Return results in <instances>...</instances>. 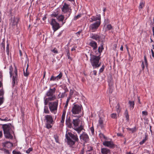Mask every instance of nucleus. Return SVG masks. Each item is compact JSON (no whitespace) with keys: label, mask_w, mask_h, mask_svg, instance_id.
<instances>
[{"label":"nucleus","mask_w":154,"mask_h":154,"mask_svg":"<svg viewBox=\"0 0 154 154\" xmlns=\"http://www.w3.org/2000/svg\"><path fill=\"white\" fill-rule=\"evenodd\" d=\"M89 45L93 48V50H96L97 48V42L94 41H91Z\"/></svg>","instance_id":"nucleus-16"},{"label":"nucleus","mask_w":154,"mask_h":154,"mask_svg":"<svg viewBox=\"0 0 154 154\" xmlns=\"http://www.w3.org/2000/svg\"><path fill=\"white\" fill-rule=\"evenodd\" d=\"M6 138L9 139H12L13 136L10 133V132L4 133Z\"/></svg>","instance_id":"nucleus-21"},{"label":"nucleus","mask_w":154,"mask_h":154,"mask_svg":"<svg viewBox=\"0 0 154 154\" xmlns=\"http://www.w3.org/2000/svg\"><path fill=\"white\" fill-rule=\"evenodd\" d=\"M141 66H142L143 70L144 68V62L143 61H142V62Z\"/></svg>","instance_id":"nucleus-58"},{"label":"nucleus","mask_w":154,"mask_h":154,"mask_svg":"<svg viewBox=\"0 0 154 154\" xmlns=\"http://www.w3.org/2000/svg\"><path fill=\"white\" fill-rule=\"evenodd\" d=\"M64 18V16L62 15H58V16L57 17V19L59 21H62L63 22V19Z\"/></svg>","instance_id":"nucleus-24"},{"label":"nucleus","mask_w":154,"mask_h":154,"mask_svg":"<svg viewBox=\"0 0 154 154\" xmlns=\"http://www.w3.org/2000/svg\"><path fill=\"white\" fill-rule=\"evenodd\" d=\"M142 114L145 116L148 115L147 112L146 111H143L142 112Z\"/></svg>","instance_id":"nucleus-54"},{"label":"nucleus","mask_w":154,"mask_h":154,"mask_svg":"<svg viewBox=\"0 0 154 154\" xmlns=\"http://www.w3.org/2000/svg\"><path fill=\"white\" fill-rule=\"evenodd\" d=\"M50 81H57V79H56V76H54L53 75L51 76L50 79Z\"/></svg>","instance_id":"nucleus-38"},{"label":"nucleus","mask_w":154,"mask_h":154,"mask_svg":"<svg viewBox=\"0 0 154 154\" xmlns=\"http://www.w3.org/2000/svg\"><path fill=\"white\" fill-rule=\"evenodd\" d=\"M62 11L64 13H67V17H69L71 14V10L69 7V5L65 3L62 8Z\"/></svg>","instance_id":"nucleus-7"},{"label":"nucleus","mask_w":154,"mask_h":154,"mask_svg":"<svg viewBox=\"0 0 154 154\" xmlns=\"http://www.w3.org/2000/svg\"><path fill=\"white\" fill-rule=\"evenodd\" d=\"M94 74V75H96L97 74V71L96 70H94L93 71Z\"/></svg>","instance_id":"nucleus-64"},{"label":"nucleus","mask_w":154,"mask_h":154,"mask_svg":"<svg viewBox=\"0 0 154 154\" xmlns=\"http://www.w3.org/2000/svg\"><path fill=\"white\" fill-rule=\"evenodd\" d=\"M100 59V57L99 56H96L91 54H90V60L94 68L98 67L100 66V63H99Z\"/></svg>","instance_id":"nucleus-2"},{"label":"nucleus","mask_w":154,"mask_h":154,"mask_svg":"<svg viewBox=\"0 0 154 154\" xmlns=\"http://www.w3.org/2000/svg\"><path fill=\"white\" fill-rule=\"evenodd\" d=\"M32 149L31 148H30L26 151V152L27 153L29 154L30 153V152L31 151H32Z\"/></svg>","instance_id":"nucleus-44"},{"label":"nucleus","mask_w":154,"mask_h":154,"mask_svg":"<svg viewBox=\"0 0 154 154\" xmlns=\"http://www.w3.org/2000/svg\"><path fill=\"white\" fill-rule=\"evenodd\" d=\"M100 137H103L104 139H106L105 136L103 134H100Z\"/></svg>","instance_id":"nucleus-50"},{"label":"nucleus","mask_w":154,"mask_h":154,"mask_svg":"<svg viewBox=\"0 0 154 154\" xmlns=\"http://www.w3.org/2000/svg\"><path fill=\"white\" fill-rule=\"evenodd\" d=\"M130 109H133L134 106V101H129L128 102Z\"/></svg>","instance_id":"nucleus-26"},{"label":"nucleus","mask_w":154,"mask_h":154,"mask_svg":"<svg viewBox=\"0 0 154 154\" xmlns=\"http://www.w3.org/2000/svg\"><path fill=\"white\" fill-rule=\"evenodd\" d=\"M8 119V118L7 117H5L4 119H2L0 118V120L1 121H7Z\"/></svg>","instance_id":"nucleus-57"},{"label":"nucleus","mask_w":154,"mask_h":154,"mask_svg":"<svg viewBox=\"0 0 154 154\" xmlns=\"http://www.w3.org/2000/svg\"><path fill=\"white\" fill-rule=\"evenodd\" d=\"M101 152L103 154H107L110 152V150L107 148H103L101 149Z\"/></svg>","instance_id":"nucleus-20"},{"label":"nucleus","mask_w":154,"mask_h":154,"mask_svg":"<svg viewBox=\"0 0 154 154\" xmlns=\"http://www.w3.org/2000/svg\"><path fill=\"white\" fill-rule=\"evenodd\" d=\"M70 99V97H69L66 100V104L67 105H68Z\"/></svg>","instance_id":"nucleus-56"},{"label":"nucleus","mask_w":154,"mask_h":154,"mask_svg":"<svg viewBox=\"0 0 154 154\" xmlns=\"http://www.w3.org/2000/svg\"><path fill=\"white\" fill-rule=\"evenodd\" d=\"M4 144L5 146L8 148H10L13 146L12 144L11 143L8 141L5 142Z\"/></svg>","instance_id":"nucleus-22"},{"label":"nucleus","mask_w":154,"mask_h":154,"mask_svg":"<svg viewBox=\"0 0 154 154\" xmlns=\"http://www.w3.org/2000/svg\"><path fill=\"white\" fill-rule=\"evenodd\" d=\"M13 154H20V153L19 152L16 151L14 150L12 152Z\"/></svg>","instance_id":"nucleus-48"},{"label":"nucleus","mask_w":154,"mask_h":154,"mask_svg":"<svg viewBox=\"0 0 154 154\" xmlns=\"http://www.w3.org/2000/svg\"><path fill=\"white\" fill-rule=\"evenodd\" d=\"M52 51L54 53L57 54L58 53V51L55 48H54V49L52 50Z\"/></svg>","instance_id":"nucleus-51"},{"label":"nucleus","mask_w":154,"mask_h":154,"mask_svg":"<svg viewBox=\"0 0 154 154\" xmlns=\"http://www.w3.org/2000/svg\"><path fill=\"white\" fill-rule=\"evenodd\" d=\"M58 104V100L53 102H49V107L50 111L54 114L57 113Z\"/></svg>","instance_id":"nucleus-5"},{"label":"nucleus","mask_w":154,"mask_h":154,"mask_svg":"<svg viewBox=\"0 0 154 154\" xmlns=\"http://www.w3.org/2000/svg\"><path fill=\"white\" fill-rule=\"evenodd\" d=\"M18 21V19L17 18H11L10 24L14 28L17 26Z\"/></svg>","instance_id":"nucleus-15"},{"label":"nucleus","mask_w":154,"mask_h":154,"mask_svg":"<svg viewBox=\"0 0 154 154\" xmlns=\"http://www.w3.org/2000/svg\"><path fill=\"white\" fill-rule=\"evenodd\" d=\"M45 117L46 127L48 129L51 128L54 123L52 117L50 115H47Z\"/></svg>","instance_id":"nucleus-4"},{"label":"nucleus","mask_w":154,"mask_h":154,"mask_svg":"<svg viewBox=\"0 0 154 154\" xmlns=\"http://www.w3.org/2000/svg\"><path fill=\"white\" fill-rule=\"evenodd\" d=\"M14 74L13 76L12 83L14 86L16 82L17 81V70L16 68H15V70L14 71Z\"/></svg>","instance_id":"nucleus-14"},{"label":"nucleus","mask_w":154,"mask_h":154,"mask_svg":"<svg viewBox=\"0 0 154 154\" xmlns=\"http://www.w3.org/2000/svg\"><path fill=\"white\" fill-rule=\"evenodd\" d=\"M144 63L146 66L147 67L148 66V63L147 61V59L146 58V55H144Z\"/></svg>","instance_id":"nucleus-35"},{"label":"nucleus","mask_w":154,"mask_h":154,"mask_svg":"<svg viewBox=\"0 0 154 154\" xmlns=\"http://www.w3.org/2000/svg\"><path fill=\"white\" fill-rule=\"evenodd\" d=\"M9 70H10L9 73H10V77H11L12 76V69H13V68H12V66H10L9 67Z\"/></svg>","instance_id":"nucleus-37"},{"label":"nucleus","mask_w":154,"mask_h":154,"mask_svg":"<svg viewBox=\"0 0 154 154\" xmlns=\"http://www.w3.org/2000/svg\"><path fill=\"white\" fill-rule=\"evenodd\" d=\"M75 130L76 131L78 134H80L81 131L82 130V128L80 129L78 128H76Z\"/></svg>","instance_id":"nucleus-36"},{"label":"nucleus","mask_w":154,"mask_h":154,"mask_svg":"<svg viewBox=\"0 0 154 154\" xmlns=\"http://www.w3.org/2000/svg\"><path fill=\"white\" fill-rule=\"evenodd\" d=\"M127 129L129 131H131L132 133H133L135 132L137 130L136 128V127H135L133 128H127Z\"/></svg>","instance_id":"nucleus-29"},{"label":"nucleus","mask_w":154,"mask_h":154,"mask_svg":"<svg viewBox=\"0 0 154 154\" xmlns=\"http://www.w3.org/2000/svg\"><path fill=\"white\" fill-rule=\"evenodd\" d=\"M50 101H52V100H50V99H49V98H46L45 100V102H44L45 105H47L48 104V102Z\"/></svg>","instance_id":"nucleus-34"},{"label":"nucleus","mask_w":154,"mask_h":154,"mask_svg":"<svg viewBox=\"0 0 154 154\" xmlns=\"http://www.w3.org/2000/svg\"><path fill=\"white\" fill-rule=\"evenodd\" d=\"M92 150V147L89 145H88L86 152L87 153L88 152H90Z\"/></svg>","instance_id":"nucleus-31"},{"label":"nucleus","mask_w":154,"mask_h":154,"mask_svg":"<svg viewBox=\"0 0 154 154\" xmlns=\"http://www.w3.org/2000/svg\"><path fill=\"white\" fill-rule=\"evenodd\" d=\"M106 28L108 30H110L112 29V27L111 25L108 24Z\"/></svg>","instance_id":"nucleus-42"},{"label":"nucleus","mask_w":154,"mask_h":154,"mask_svg":"<svg viewBox=\"0 0 154 154\" xmlns=\"http://www.w3.org/2000/svg\"><path fill=\"white\" fill-rule=\"evenodd\" d=\"M67 55L68 57V59L71 60V57L70 56V53L69 52H67Z\"/></svg>","instance_id":"nucleus-53"},{"label":"nucleus","mask_w":154,"mask_h":154,"mask_svg":"<svg viewBox=\"0 0 154 154\" xmlns=\"http://www.w3.org/2000/svg\"><path fill=\"white\" fill-rule=\"evenodd\" d=\"M103 123V120L100 118L99 120V125L101 128H103L104 127Z\"/></svg>","instance_id":"nucleus-27"},{"label":"nucleus","mask_w":154,"mask_h":154,"mask_svg":"<svg viewBox=\"0 0 154 154\" xmlns=\"http://www.w3.org/2000/svg\"><path fill=\"white\" fill-rule=\"evenodd\" d=\"M54 137L56 142L58 143V137L57 135H54Z\"/></svg>","instance_id":"nucleus-46"},{"label":"nucleus","mask_w":154,"mask_h":154,"mask_svg":"<svg viewBox=\"0 0 154 154\" xmlns=\"http://www.w3.org/2000/svg\"><path fill=\"white\" fill-rule=\"evenodd\" d=\"M56 88H54L51 89L50 88L46 93V95L48 98L50 99L51 100H54L56 99L55 95L54 94L55 92Z\"/></svg>","instance_id":"nucleus-6"},{"label":"nucleus","mask_w":154,"mask_h":154,"mask_svg":"<svg viewBox=\"0 0 154 154\" xmlns=\"http://www.w3.org/2000/svg\"><path fill=\"white\" fill-rule=\"evenodd\" d=\"M63 75V74L62 72H60L59 74L56 76V79H57V81L59 79H61Z\"/></svg>","instance_id":"nucleus-28"},{"label":"nucleus","mask_w":154,"mask_h":154,"mask_svg":"<svg viewBox=\"0 0 154 154\" xmlns=\"http://www.w3.org/2000/svg\"><path fill=\"white\" fill-rule=\"evenodd\" d=\"M84 149H83L82 150L80 153V154H84Z\"/></svg>","instance_id":"nucleus-63"},{"label":"nucleus","mask_w":154,"mask_h":154,"mask_svg":"<svg viewBox=\"0 0 154 154\" xmlns=\"http://www.w3.org/2000/svg\"><path fill=\"white\" fill-rule=\"evenodd\" d=\"M151 51L152 52V56L153 57H154V52H153V51L152 49H151Z\"/></svg>","instance_id":"nucleus-60"},{"label":"nucleus","mask_w":154,"mask_h":154,"mask_svg":"<svg viewBox=\"0 0 154 154\" xmlns=\"http://www.w3.org/2000/svg\"><path fill=\"white\" fill-rule=\"evenodd\" d=\"M81 14H78L76 16H75L74 17V20H76L77 19H78L80 17H81Z\"/></svg>","instance_id":"nucleus-40"},{"label":"nucleus","mask_w":154,"mask_h":154,"mask_svg":"<svg viewBox=\"0 0 154 154\" xmlns=\"http://www.w3.org/2000/svg\"><path fill=\"white\" fill-rule=\"evenodd\" d=\"M58 13H54L52 14L51 16L52 17H56V18H57V17L58 16Z\"/></svg>","instance_id":"nucleus-41"},{"label":"nucleus","mask_w":154,"mask_h":154,"mask_svg":"<svg viewBox=\"0 0 154 154\" xmlns=\"http://www.w3.org/2000/svg\"><path fill=\"white\" fill-rule=\"evenodd\" d=\"M49 112L47 106H45L44 108V112L45 113H49Z\"/></svg>","instance_id":"nucleus-32"},{"label":"nucleus","mask_w":154,"mask_h":154,"mask_svg":"<svg viewBox=\"0 0 154 154\" xmlns=\"http://www.w3.org/2000/svg\"><path fill=\"white\" fill-rule=\"evenodd\" d=\"M51 24L52 25L54 31H56L60 28L59 24L56 22L55 19H52Z\"/></svg>","instance_id":"nucleus-11"},{"label":"nucleus","mask_w":154,"mask_h":154,"mask_svg":"<svg viewBox=\"0 0 154 154\" xmlns=\"http://www.w3.org/2000/svg\"><path fill=\"white\" fill-rule=\"evenodd\" d=\"M145 6V2L143 1H141L140 2L139 6V9L140 11Z\"/></svg>","instance_id":"nucleus-23"},{"label":"nucleus","mask_w":154,"mask_h":154,"mask_svg":"<svg viewBox=\"0 0 154 154\" xmlns=\"http://www.w3.org/2000/svg\"><path fill=\"white\" fill-rule=\"evenodd\" d=\"M81 32V31H79L76 33V34L78 35H80V33Z\"/></svg>","instance_id":"nucleus-61"},{"label":"nucleus","mask_w":154,"mask_h":154,"mask_svg":"<svg viewBox=\"0 0 154 154\" xmlns=\"http://www.w3.org/2000/svg\"><path fill=\"white\" fill-rule=\"evenodd\" d=\"M65 137L67 141L68 144L70 146H72L75 144L76 142H78L79 140L77 135L73 134L70 132L66 133Z\"/></svg>","instance_id":"nucleus-1"},{"label":"nucleus","mask_w":154,"mask_h":154,"mask_svg":"<svg viewBox=\"0 0 154 154\" xmlns=\"http://www.w3.org/2000/svg\"><path fill=\"white\" fill-rule=\"evenodd\" d=\"M103 144L110 148H113L115 147V145L112 141H106L103 142Z\"/></svg>","instance_id":"nucleus-13"},{"label":"nucleus","mask_w":154,"mask_h":154,"mask_svg":"<svg viewBox=\"0 0 154 154\" xmlns=\"http://www.w3.org/2000/svg\"><path fill=\"white\" fill-rule=\"evenodd\" d=\"M104 69V66H103L99 70V72H102L103 70Z\"/></svg>","instance_id":"nucleus-49"},{"label":"nucleus","mask_w":154,"mask_h":154,"mask_svg":"<svg viewBox=\"0 0 154 154\" xmlns=\"http://www.w3.org/2000/svg\"><path fill=\"white\" fill-rule=\"evenodd\" d=\"M4 94V91L3 90H0V96L3 95Z\"/></svg>","instance_id":"nucleus-55"},{"label":"nucleus","mask_w":154,"mask_h":154,"mask_svg":"<svg viewBox=\"0 0 154 154\" xmlns=\"http://www.w3.org/2000/svg\"><path fill=\"white\" fill-rule=\"evenodd\" d=\"M100 24V21H97L90 25L89 29L92 32H95L98 28Z\"/></svg>","instance_id":"nucleus-8"},{"label":"nucleus","mask_w":154,"mask_h":154,"mask_svg":"<svg viewBox=\"0 0 154 154\" xmlns=\"http://www.w3.org/2000/svg\"><path fill=\"white\" fill-rule=\"evenodd\" d=\"M91 131L92 134H93L94 133V128L93 127L91 128Z\"/></svg>","instance_id":"nucleus-59"},{"label":"nucleus","mask_w":154,"mask_h":154,"mask_svg":"<svg viewBox=\"0 0 154 154\" xmlns=\"http://www.w3.org/2000/svg\"><path fill=\"white\" fill-rule=\"evenodd\" d=\"M3 97L1 98H0V105H1L3 102Z\"/></svg>","instance_id":"nucleus-52"},{"label":"nucleus","mask_w":154,"mask_h":154,"mask_svg":"<svg viewBox=\"0 0 154 154\" xmlns=\"http://www.w3.org/2000/svg\"><path fill=\"white\" fill-rule=\"evenodd\" d=\"M80 138L82 142L84 143H86L89 140V137L88 135L85 132H83L80 136Z\"/></svg>","instance_id":"nucleus-10"},{"label":"nucleus","mask_w":154,"mask_h":154,"mask_svg":"<svg viewBox=\"0 0 154 154\" xmlns=\"http://www.w3.org/2000/svg\"><path fill=\"white\" fill-rule=\"evenodd\" d=\"M111 117L112 118L115 119L116 117V113H113L111 115Z\"/></svg>","instance_id":"nucleus-45"},{"label":"nucleus","mask_w":154,"mask_h":154,"mask_svg":"<svg viewBox=\"0 0 154 154\" xmlns=\"http://www.w3.org/2000/svg\"><path fill=\"white\" fill-rule=\"evenodd\" d=\"M82 109V107L81 105L74 103L71 110L72 115L81 114H80L81 113ZM82 114H83V113H82Z\"/></svg>","instance_id":"nucleus-3"},{"label":"nucleus","mask_w":154,"mask_h":154,"mask_svg":"<svg viewBox=\"0 0 154 154\" xmlns=\"http://www.w3.org/2000/svg\"><path fill=\"white\" fill-rule=\"evenodd\" d=\"M23 74L25 76L27 77L29 75V73L27 71V68H26V72L24 70H23Z\"/></svg>","instance_id":"nucleus-33"},{"label":"nucleus","mask_w":154,"mask_h":154,"mask_svg":"<svg viewBox=\"0 0 154 154\" xmlns=\"http://www.w3.org/2000/svg\"><path fill=\"white\" fill-rule=\"evenodd\" d=\"M66 124L67 126L69 128H71L72 127V123L71 122V120L70 119V117H67L66 121Z\"/></svg>","instance_id":"nucleus-17"},{"label":"nucleus","mask_w":154,"mask_h":154,"mask_svg":"<svg viewBox=\"0 0 154 154\" xmlns=\"http://www.w3.org/2000/svg\"><path fill=\"white\" fill-rule=\"evenodd\" d=\"M66 112L65 111H63V114L62 115L61 122V123H63L64 122L65 115H66Z\"/></svg>","instance_id":"nucleus-25"},{"label":"nucleus","mask_w":154,"mask_h":154,"mask_svg":"<svg viewBox=\"0 0 154 154\" xmlns=\"http://www.w3.org/2000/svg\"><path fill=\"white\" fill-rule=\"evenodd\" d=\"M90 37L97 41H99L100 36L98 34H92L91 35Z\"/></svg>","instance_id":"nucleus-19"},{"label":"nucleus","mask_w":154,"mask_h":154,"mask_svg":"<svg viewBox=\"0 0 154 154\" xmlns=\"http://www.w3.org/2000/svg\"><path fill=\"white\" fill-rule=\"evenodd\" d=\"M119 105H118V106H116V108H117V112H119L120 111L119 109Z\"/></svg>","instance_id":"nucleus-62"},{"label":"nucleus","mask_w":154,"mask_h":154,"mask_svg":"<svg viewBox=\"0 0 154 154\" xmlns=\"http://www.w3.org/2000/svg\"><path fill=\"white\" fill-rule=\"evenodd\" d=\"M103 49V46L102 45L100 47H99L98 48V51L99 53L100 54L102 51Z\"/></svg>","instance_id":"nucleus-30"},{"label":"nucleus","mask_w":154,"mask_h":154,"mask_svg":"<svg viewBox=\"0 0 154 154\" xmlns=\"http://www.w3.org/2000/svg\"><path fill=\"white\" fill-rule=\"evenodd\" d=\"M147 137H145V138L144 139H143L140 142V145H142L143 144V143H144L146 140H147Z\"/></svg>","instance_id":"nucleus-39"},{"label":"nucleus","mask_w":154,"mask_h":154,"mask_svg":"<svg viewBox=\"0 0 154 154\" xmlns=\"http://www.w3.org/2000/svg\"><path fill=\"white\" fill-rule=\"evenodd\" d=\"M73 91L71 90H70L69 92V97H70L71 98V96L73 94Z\"/></svg>","instance_id":"nucleus-47"},{"label":"nucleus","mask_w":154,"mask_h":154,"mask_svg":"<svg viewBox=\"0 0 154 154\" xmlns=\"http://www.w3.org/2000/svg\"><path fill=\"white\" fill-rule=\"evenodd\" d=\"M12 127L11 124L3 125L2 128L4 131V133L10 132Z\"/></svg>","instance_id":"nucleus-12"},{"label":"nucleus","mask_w":154,"mask_h":154,"mask_svg":"<svg viewBox=\"0 0 154 154\" xmlns=\"http://www.w3.org/2000/svg\"><path fill=\"white\" fill-rule=\"evenodd\" d=\"M97 17L93 16L90 19V22H92L94 21L97 20L100 21V15H97Z\"/></svg>","instance_id":"nucleus-18"},{"label":"nucleus","mask_w":154,"mask_h":154,"mask_svg":"<svg viewBox=\"0 0 154 154\" xmlns=\"http://www.w3.org/2000/svg\"><path fill=\"white\" fill-rule=\"evenodd\" d=\"M72 117H76L77 118L76 119H73L72 124L75 127H76L79 125V118L81 116H83V114L78 115H72Z\"/></svg>","instance_id":"nucleus-9"},{"label":"nucleus","mask_w":154,"mask_h":154,"mask_svg":"<svg viewBox=\"0 0 154 154\" xmlns=\"http://www.w3.org/2000/svg\"><path fill=\"white\" fill-rule=\"evenodd\" d=\"M125 117L127 120H128L129 119V115L128 114V112L127 111H126L125 112Z\"/></svg>","instance_id":"nucleus-43"}]
</instances>
